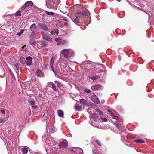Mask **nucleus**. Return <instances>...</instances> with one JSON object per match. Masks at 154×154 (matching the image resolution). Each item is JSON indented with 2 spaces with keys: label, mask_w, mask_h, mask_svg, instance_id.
Segmentation results:
<instances>
[{
  "label": "nucleus",
  "mask_w": 154,
  "mask_h": 154,
  "mask_svg": "<svg viewBox=\"0 0 154 154\" xmlns=\"http://www.w3.org/2000/svg\"><path fill=\"white\" fill-rule=\"evenodd\" d=\"M46 5L49 8L55 9L56 7L57 4V0H46Z\"/></svg>",
  "instance_id": "1"
},
{
  "label": "nucleus",
  "mask_w": 154,
  "mask_h": 154,
  "mask_svg": "<svg viewBox=\"0 0 154 154\" xmlns=\"http://www.w3.org/2000/svg\"><path fill=\"white\" fill-rule=\"evenodd\" d=\"M55 58L54 57H52L50 60V66L52 69V71L54 72V73L55 75L56 76L59 77L58 75L57 74V72L58 70V67L56 66V65L55 64L53 65V64L54 63V61Z\"/></svg>",
  "instance_id": "2"
},
{
  "label": "nucleus",
  "mask_w": 154,
  "mask_h": 154,
  "mask_svg": "<svg viewBox=\"0 0 154 154\" xmlns=\"http://www.w3.org/2000/svg\"><path fill=\"white\" fill-rule=\"evenodd\" d=\"M91 110L93 111L94 110V108H89L88 109V112H90V114H92L91 117L93 118H94L96 119L98 117V116H97L98 114L100 115V116L103 115V113L102 112L100 111L99 109H97L96 110L95 113L93 114L92 112H91Z\"/></svg>",
  "instance_id": "3"
},
{
  "label": "nucleus",
  "mask_w": 154,
  "mask_h": 154,
  "mask_svg": "<svg viewBox=\"0 0 154 154\" xmlns=\"http://www.w3.org/2000/svg\"><path fill=\"white\" fill-rule=\"evenodd\" d=\"M30 29L32 32L37 33L39 32V29L35 23H33L30 26Z\"/></svg>",
  "instance_id": "4"
},
{
  "label": "nucleus",
  "mask_w": 154,
  "mask_h": 154,
  "mask_svg": "<svg viewBox=\"0 0 154 154\" xmlns=\"http://www.w3.org/2000/svg\"><path fill=\"white\" fill-rule=\"evenodd\" d=\"M42 38L47 41L51 42L52 39L51 38L49 35L45 32H42Z\"/></svg>",
  "instance_id": "5"
},
{
  "label": "nucleus",
  "mask_w": 154,
  "mask_h": 154,
  "mask_svg": "<svg viewBox=\"0 0 154 154\" xmlns=\"http://www.w3.org/2000/svg\"><path fill=\"white\" fill-rule=\"evenodd\" d=\"M69 49H65L62 50L60 53L62 54L65 58H69Z\"/></svg>",
  "instance_id": "6"
},
{
  "label": "nucleus",
  "mask_w": 154,
  "mask_h": 154,
  "mask_svg": "<svg viewBox=\"0 0 154 154\" xmlns=\"http://www.w3.org/2000/svg\"><path fill=\"white\" fill-rule=\"evenodd\" d=\"M91 89L93 91H97L102 89L103 87L101 85L96 84L92 86Z\"/></svg>",
  "instance_id": "7"
},
{
  "label": "nucleus",
  "mask_w": 154,
  "mask_h": 154,
  "mask_svg": "<svg viewBox=\"0 0 154 154\" xmlns=\"http://www.w3.org/2000/svg\"><path fill=\"white\" fill-rule=\"evenodd\" d=\"M68 142L67 141L64 139L63 142H60L58 145L60 148H65L68 145Z\"/></svg>",
  "instance_id": "8"
},
{
  "label": "nucleus",
  "mask_w": 154,
  "mask_h": 154,
  "mask_svg": "<svg viewBox=\"0 0 154 154\" xmlns=\"http://www.w3.org/2000/svg\"><path fill=\"white\" fill-rule=\"evenodd\" d=\"M72 150L77 154H83L82 149L79 147H74L72 149Z\"/></svg>",
  "instance_id": "9"
},
{
  "label": "nucleus",
  "mask_w": 154,
  "mask_h": 154,
  "mask_svg": "<svg viewBox=\"0 0 154 154\" xmlns=\"http://www.w3.org/2000/svg\"><path fill=\"white\" fill-rule=\"evenodd\" d=\"M33 4V2L31 1H28L26 2L24 5L21 7V9H25L26 7L29 6H32Z\"/></svg>",
  "instance_id": "10"
},
{
  "label": "nucleus",
  "mask_w": 154,
  "mask_h": 154,
  "mask_svg": "<svg viewBox=\"0 0 154 154\" xmlns=\"http://www.w3.org/2000/svg\"><path fill=\"white\" fill-rule=\"evenodd\" d=\"M77 16L78 17L82 18L84 16H87L88 14L86 13L84 11H79L76 13Z\"/></svg>",
  "instance_id": "11"
},
{
  "label": "nucleus",
  "mask_w": 154,
  "mask_h": 154,
  "mask_svg": "<svg viewBox=\"0 0 154 154\" xmlns=\"http://www.w3.org/2000/svg\"><path fill=\"white\" fill-rule=\"evenodd\" d=\"M38 25L41 29L45 31H47L48 29L47 26L44 23H38Z\"/></svg>",
  "instance_id": "12"
},
{
  "label": "nucleus",
  "mask_w": 154,
  "mask_h": 154,
  "mask_svg": "<svg viewBox=\"0 0 154 154\" xmlns=\"http://www.w3.org/2000/svg\"><path fill=\"white\" fill-rule=\"evenodd\" d=\"M32 57L29 56L26 58V65L28 66H30L32 65Z\"/></svg>",
  "instance_id": "13"
},
{
  "label": "nucleus",
  "mask_w": 154,
  "mask_h": 154,
  "mask_svg": "<svg viewBox=\"0 0 154 154\" xmlns=\"http://www.w3.org/2000/svg\"><path fill=\"white\" fill-rule=\"evenodd\" d=\"M91 100L94 103L98 104L100 101L97 97L95 95H93L91 98Z\"/></svg>",
  "instance_id": "14"
},
{
  "label": "nucleus",
  "mask_w": 154,
  "mask_h": 154,
  "mask_svg": "<svg viewBox=\"0 0 154 154\" xmlns=\"http://www.w3.org/2000/svg\"><path fill=\"white\" fill-rule=\"evenodd\" d=\"M97 150L103 154H106V149L103 147H98L97 148Z\"/></svg>",
  "instance_id": "15"
},
{
  "label": "nucleus",
  "mask_w": 154,
  "mask_h": 154,
  "mask_svg": "<svg viewBox=\"0 0 154 154\" xmlns=\"http://www.w3.org/2000/svg\"><path fill=\"white\" fill-rule=\"evenodd\" d=\"M74 108L75 110L77 111L82 110L84 108L82 106H81L79 104L75 105Z\"/></svg>",
  "instance_id": "16"
},
{
  "label": "nucleus",
  "mask_w": 154,
  "mask_h": 154,
  "mask_svg": "<svg viewBox=\"0 0 154 154\" xmlns=\"http://www.w3.org/2000/svg\"><path fill=\"white\" fill-rule=\"evenodd\" d=\"M69 58L71 57H73L75 55V52L72 49H69Z\"/></svg>",
  "instance_id": "17"
},
{
  "label": "nucleus",
  "mask_w": 154,
  "mask_h": 154,
  "mask_svg": "<svg viewBox=\"0 0 154 154\" xmlns=\"http://www.w3.org/2000/svg\"><path fill=\"white\" fill-rule=\"evenodd\" d=\"M63 70L65 72V71H66L71 72L72 69L69 66L65 65L64 68H63Z\"/></svg>",
  "instance_id": "18"
},
{
  "label": "nucleus",
  "mask_w": 154,
  "mask_h": 154,
  "mask_svg": "<svg viewBox=\"0 0 154 154\" xmlns=\"http://www.w3.org/2000/svg\"><path fill=\"white\" fill-rule=\"evenodd\" d=\"M36 74L37 76L40 77L43 76L44 75L42 72L39 70H37Z\"/></svg>",
  "instance_id": "19"
},
{
  "label": "nucleus",
  "mask_w": 154,
  "mask_h": 154,
  "mask_svg": "<svg viewBox=\"0 0 154 154\" xmlns=\"http://www.w3.org/2000/svg\"><path fill=\"white\" fill-rule=\"evenodd\" d=\"M44 112V114L42 116V119L45 120L47 119V117L48 116V113L47 111L46 110H45Z\"/></svg>",
  "instance_id": "20"
},
{
  "label": "nucleus",
  "mask_w": 154,
  "mask_h": 154,
  "mask_svg": "<svg viewBox=\"0 0 154 154\" xmlns=\"http://www.w3.org/2000/svg\"><path fill=\"white\" fill-rule=\"evenodd\" d=\"M58 116L60 117H63L64 113L62 110H57Z\"/></svg>",
  "instance_id": "21"
},
{
  "label": "nucleus",
  "mask_w": 154,
  "mask_h": 154,
  "mask_svg": "<svg viewBox=\"0 0 154 154\" xmlns=\"http://www.w3.org/2000/svg\"><path fill=\"white\" fill-rule=\"evenodd\" d=\"M28 147H24L22 148V151L23 154H26L27 153L28 151Z\"/></svg>",
  "instance_id": "22"
},
{
  "label": "nucleus",
  "mask_w": 154,
  "mask_h": 154,
  "mask_svg": "<svg viewBox=\"0 0 154 154\" xmlns=\"http://www.w3.org/2000/svg\"><path fill=\"white\" fill-rule=\"evenodd\" d=\"M61 40V38L60 37L55 39V40L57 42V44L58 45H60Z\"/></svg>",
  "instance_id": "23"
},
{
  "label": "nucleus",
  "mask_w": 154,
  "mask_h": 154,
  "mask_svg": "<svg viewBox=\"0 0 154 154\" xmlns=\"http://www.w3.org/2000/svg\"><path fill=\"white\" fill-rule=\"evenodd\" d=\"M55 84H56L57 85V86L60 88H61L63 87V85L60 82L58 81H56L55 82Z\"/></svg>",
  "instance_id": "24"
},
{
  "label": "nucleus",
  "mask_w": 154,
  "mask_h": 154,
  "mask_svg": "<svg viewBox=\"0 0 154 154\" xmlns=\"http://www.w3.org/2000/svg\"><path fill=\"white\" fill-rule=\"evenodd\" d=\"M51 33L52 35H55L56 34V35L58 34V30L57 29H55L53 30V31L51 32Z\"/></svg>",
  "instance_id": "25"
},
{
  "label": "nucleus",
  "mask_w": 154,
  "mask_h": 154,
  "mask_svg": "<svg viewBox=\"0 0 154 154\" xmlns=\"http://www.w3.org/2000/svg\"><path fill=\"white\" fill-rule=\"evenodd\" d=\"M91 62L90 61H86L82 63V64L83 65H87V67L89 66V65L91 64Z\"/></svg>",
  "instance_id": "26"
},
{
  "label": "nucleus",
  "mask_w": 154,
  "mask_h": 154,
  "mask_svg": "<svg viewBox=\"0 0 154 154\" xmlns=\"http://www.w3.org/2000/svg\"><path fill=\"white\" fill-rule=\"evenodd\" d=\"M29 43L30 45L33 46L35 44L36 42L33 38L31 39V38L30 40Z\"/></svg>",
  "instance_id": "27"
},
{
  "label": "nucleus",
  "mask_w": 154,
  "mask_h": 154,
  "mask_svg": "<svg viewBox=\"0 0 154 154\" xmlns=\"http://www.w3.org/2000/svg\"><path fill=\"white\" fill-rule=\"evenodd\" d=\"M57 131V129L55 127H52L50 130V132L51 133L55 132Z\"/></svg>",
  "instance_id": "28"
},
{
  "label": "nucleus",
  "mask_w": 154,
  "mask_h": 154,
  "mask_svg": "<svg viewBox=\"0 0 154 154\" xmlns=\"http://www.w3.org/2000/svg\"><path fill=\"white\" fill-rule=\"evenodd\" d=\"M15 65L16 68L18 70L21 69V66L20 63H17L15 64Z\"/></svg>",
  "instance_id": "29"
},
{
  "label": "nucleus",
  "mask_w": 154,
  "mask_h": 154,
  "mask_svg": "<svg viewBox=\"0 0 154 154\" xmlns=\"http://www.w3.org/2000/svg\"><path fill=\"white\" fill-rule=\"evenodd\" d=\"M134 142L136 143H144V141L142 139H136L134 140Z\"/></svg>",
  "instance_id": "30"
},
{
  "label": "nucleus",
  "mask_w": 154,
  "mask_h": 154,
  "mask_svg": "<svg viewBox=\"0 0 154 154\" xmlns=\"http://www.w3.org/2000/svg\"><path fill=\"white\" fill-rule=\"evenodd\" d=\"M68 42V41L66 40H62L61 39V42L60 43V45H64L66 44Z\"/></svg>",
  "instance_id": "31"
},
{
  "label": "nucleus",
  "mask_w": 154,
  "mask_h": 154,
  "mask_svg": "<svg viewBox=\"0 0 154 154\" xmlns=\"http://www.w3.org/2000/svg\"><path fill=\"white\" fill-rule=\"evenodd\" d=\"M80 102L83 105H85L86 104V100L84 99H80Z\"/></svg>",
  "instance_id": "32"
},
{
  "label": "nucleus",
  "mask_w": 154,
  "mask_h": 154,
  "mask_svg": "<svg viewBox=\"0 0 154 154\" xmlns=\"http://www.w3.org/2000/svg\"><path fill=\"white\" fill-rule=\"evenodd\" d=\"M73 22L77 24L80 23L79 20L78 19V17H76V18L74 19Z\"/></svg>",
  "instance_id": "33"
},
{
  "label": "nucleus",
  "mask_w": 154,
  "mask_h": 154,
  "mask_svg": "<svg viewBox=\"0 0 154 154\" xmlns=\"http://www.w3.org/2000/svg\"><path fill=\"white\" fill-rule=\"evenodd\" d=\"M45 12L47 15H48L53 16L54 15V13L52 12H49L47 11H45Z\"/></svg>",
  "instance_id": "34"
},
{
  "label": "nucleus",
  "mask_w": 154,
  "mask_h": 154,
  "mask_svg": "<svg viewBox=\"0 0 154 154\" xmlns=\"http://www.w3.org/2000/svg\"><path fill=\"white\" fill-rule=\"evenodd\" d=\"M37 33V32H32L31 34V35H30V38H35V33Z\"/></svg>",
  "instance_id": "35"
},
{
  "label": "nucleus",
  "mask_w": 154,
  "mask_h": 154,
  "mask_svg": "<svg viewBox=\"0 0 154 154\" xmlns=\"http://www.w3.org/2000/svg\"><path fill=\"white\" fill-rule=\"evenodd\" d=\"M89 78L93 80H95L98 78V76H90Z\"/></svg>",
  "instance_id": "36"
},
{
  "label": "nucleus",
  "mask_w": 154,
  "mask_h": 154,
  "mask_svg": "<svg viewBox=\"0 0 154 154\" xmlns=\"http://www.w3.org/2000/svg\"><path fill=\"white\" fill-rule=\"evenodd\" d=\"M24 30L23 29L21 30L20 32L19 33H17V35L18 36H20L24 32Z\"/></svg>",
  "instance_id": "37"
},
{
  "label": "nucleus",
  "mask_w": 154,
  "mask_h": 154,
  "mask_svg": "<svg viewBox=\"0 0 154 154\" xmlns=\"http://www.w3.org/2000/svg\"><path fill=\"white\" fill-rule=\"evenodd\" d=\"M16 16H20L21 15V12L20 11H17L15 14Z\"/></svg>",
  "instance_id": "38"
},
{
  "label": "nucleus",
  "mask_w": 154,
  "mask_h": 154,
  "mask_svg": "<svg viewBox=\"0 0 154 154\" xmlns=\"http://www.w3.org/2000/svg\"><path fill=\"white\" fill-rule=\"evenodd\" d=\"M9 72H10L11 76H12V78L14 79H16L15 78V77L14 75H13L12 71L10 69H9Z\"/></svg>",
  "instance_id": "39"
},
{
  "label": "nucleus",
  "mask_w": 154,
  "mask_h": 154,
  "mask_svg": "<svg viewBox=\"0 0 154 154\" xmlns=\"http://www.w3.org/2000/svg\"><path fill=\"white\" fill-rule=\"evenodd\" d=\"M96 142L99 146V147H100L101 146V144L100 143V142L99 140L98 139L96 140Z\"/></svg>",
  "instance_id": "40"
},
{
  "label": "nucleus",
  "mask_w": 154,
  "mask_h": 154,
  "mask_svg": "<svg viewBox=\"0 0 154 154\" xmlns=\"http://www.w3.org/2000/svg\"><path fill=\"white\" fill-rule=\"evenodd\" d=\"M52 88L53 89L54 91H56V86L55 85H54V84H52Z\"/></svg>",
  "instance_id": "41"
},
{
  "label": "nucleus",
  "mask_w": 154,
  "mask_h": 154,
  "mask_svg": "<svg viewBox=\"0 0 154 154\" xmlns=\"http://www.w3.org/2000/svg\"><path fill=\"white\" fill-rule=\"evenodd\" d=\"M5 121V119L2 117L0 118V123H3Z\"/></svg>",
  "instance_id": "42"
},
{
  "label": "nucleus",
  "mask_w": 154,
  "mask_h": 154,
  "mask_svg": "<svg viewBox=\"0 0 154 154\" xmlns=\"http://www.w3.org/2000/svg\"><path fill=\"white\" fill-rule=\"evenodd\" d=\"M114 124L116 127H118L119 124V122L118 121L116 120Z\"/></svg>",
  "instance_id": "43"
},
{
  "label": "nucleus",
  "mask_w": 154,
  "mask_h": 154,
  "mask_svg": "<svg viewBox=\"0 0 154 154\" xmlns=\"http://www.w3.org/2000/svg\"><path fill=\"white\" fill-rule=\"evenodd\" d=\"M84 91L85 92L88 93H90L91 92V90L88 89H85Z\"/></svg>",
  "instance_id": "44"
},
{
  "label": "nucleus",
  "mask_w": 154,
  "mask_h": 154,
  "mask_svg": "<svg viewBox=\"0 0 154 154\" xmlns=\"http://www.w3.org/2000/svg\"><path fill=\"white\" fill-rule=\"evenodd\" d=\"M35 103V102L33 100H31L29 102V103L31 105H34Z\"/></svg>",
  "instance_id": "45"
},
{
  "label": "nucleus",
  "mask_w": 154,
  "mask_h": 154,
  "mask_svg": "<svg viewBox=\"0 0 154 154\" xmlns=\"http://www.w3.org/2000/svg\"><path fill=\"white\" fill-rule=\"evenodd\" d=\"M101 120L104 122H106L107 121V119L106 118H101Z\"/></svg>",
  "instance_id": "46"
},
{
  "label": "nucleus",
  "mask_w": 154,
  "mask_h": 154,
  "mask_svg": "<svg viewBox=\"0 0 154 154\" xmlns=\"http://www.w3.org/2000/svg\"><path fill=\"white\" fill-rule=\"evenodd\" d=\"M53 84V83L51 82H49L48 83L47 85L48 86H51L52 85V84Z\"/></svg>",
  "instance_id": "47"
},
{
  "label": "nucleus",
  "mask_w": 154,
  "mask_h": 154,
  "mask_svg": "<svg viewBox=\"0 0 154 154\" xmlns=\"http://www.w3.org/2000/svg\"><path fill=\"white\" fill-rule=\"evenodd\" d=\"M113 118L116 119H118L119 117L117 116H113Z\"/></svg>",
  "instance_id": "48"
},
{
  "label": "nucleus",
  "mask_w": 154,
  "mask_h": 154,
  "mask_svg": "<svg viewBox=\"0 0 154 154\" xmlns=\"http://www.w3.org/2000/svg\"><path fill=\"white\" fill-rule=\"evenodd\" d=\"M1 112L2 114H4L5 113V111L3 110H2L1 111Z\"/></svg>",
  "instance_id": "49"
},
{
  "label": "nucleus",
  "mask_w": 154,
  "mask_h": 154,
  "mask_svg": "<svg viewBox=\"0 0 154 154\" xmlns=\"http://www.w3.org/2000/svg\"><path fill=\"white\" fill-rule=\"evenodd\" d=\"M104 100H103L102 101H101V102L102 103H104Z\"/></svg>",
  "instance_id": "50"
},
{
  "label": "nucleus",
  "mask_w": 154,
  "mask_h": 154,
  "mask_svg": "<svg viewBox=\"0 0 154 154\" xmlns=\"http://www.w3.org/2000/svg\"><path fill=\"white\" fill-rule=\"evenodd\" d=\"M41 42H39L38 43L37 45H38L39 44H40L41 45Z\"/></svg>",
  "instance_id": "51"
},
{
  "label": "nucleus",
  "mask_w": 154,
  "mask_h": 154,
  "mask_svg": "<svg viewBox=\"0 0 154 154\" xmlns=\"http://www.w3.org/2000/svg\"><path fill=\"white\" fill-rule=\"evenodd\" d=\"M32 107H34V108H35H35H36V107H35V106H32Z\"/></svg>",
  "instance_id": "52"
},
{
  "label": "nucleus",
  "mask_w": 154,
  "mask_h": 154,
  "mask_svg": "<svg viewBox=\"0 0 154 154\" xmlns=\"http://www.w3.org/2000/svg\"><path fill=\"white\" fill-rule=\"evenodd\" d=\"M74 63H77V64H78V63H77V62H76V61H75V62H74Z\"/></svg>",
  "instance_id": "53"
},
{
  "label": "nucleus",
  "mask_w": 154,
  "mask_h": 154,
  "mask_svg": "<svg viewBox=\"0 0 154 154\" xmlns=\"http://www.w3.org/2000/svg\"><path fill=\"white\" fill-rule=\"evenodd\" d=\"M108 112H111V111L109 110H108Z\"/></svg>",
  "instance_id": "54"
},
{
  "label": "nucleus",
  "mask_w": 154,
  "mask_h": 154,
  "mask_svg": "<svg viewBox=\"0 0 154 154\" xmlns=\"http://www.w3.org/2000/svg\"><path fill=\"white\" fill-rule=\"evenodd\" d=\"M48 128V126H47V127H46V129H47Z\"/></svg>",
  "instance_id": "55"
},
{
  "label": "nucleus",
  "mask_w": 154,
  "mask_h": 154,
  "mask_svg": "<svg viewBox=\"0 0 154 154\" xmlns=\"http://www.w3.org/2000/svg\"><path fill=\"white\" fill-rule=\"evenodd\" d=\"M61 64H60V65L61 66Z\"/></svg>",
  "instance_id": "56"
},
{
  "label": "nucleus",
  "mask_w": 154,
  "mask_h": 154,
  "mask_svg": "<svg viewBox=\"0 0 154 154\" xmlns=\"http://www.w3.org/2000/svg\"><path fill=\"white\" fill-rule=\"evenodd\" d=\"M57 1H58V0H57Z\"/></svg>",
  "instance_id": "57"
}]
</instances>
